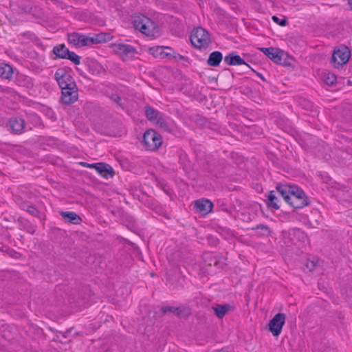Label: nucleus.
Here are the masks:
<instances>
[{
    "label": "nucleus",
    "mask_w": 352,
    "mask_h": 352,
    "mask_svg": "<svg viewBox=\"0 0 352 352\" xmlns=\"http://www.w3.org/2000/svg\"><path fill=\"white\" fill-rule=\"evenodd\" d=\"M307 268L309 269L310 271H311L314 270V268L315 267V264L313 261L308 262L307 264Z\"/></svg>",
    "instance_id": "c9c22d12"
},
{
    "label": "nucleus",
    "mask_w": 352,
    "mask_h": 352,
    "mask_svg": "<svg viewBox=\"0 0 352 352\" xmlns=\"http://www.w3.org/2000/svg\"><path fill=\"white\" fill-rule=\"evenodd\" d=\"M224 62L228 65H245L248 68H250V65L239 55L236 54L234 52L230 53L226 56L224 57Z\"/></svg>",
    "instance_id": "dca6fc26"
},
{
    "label": "nucleus",
    "mask_w": 352,
    "mask_h": 352,
    "mask_svg": "<svg viewBox=\"0 0 352 352\" xmlns=\"http://www.w3.org/2000/svg\"><path fill=\"white\" fill-rule=\"evenodd\" d=\"M213 208V204L208 199H201L195 201L194 208L197 212L201 215H206L210 212Z\"/></svg>",
    "instance_id": "f8f14e48"
},
{
    "label": "nucleus",
    "mask_w": 352,
    "mask_h": 352,
    "mask_svg": "<svg viewBox=\"0 0 352 352\" xmlns=\"http://www.w3.org/2000/svg\"><path fill=\"white\" fill-rule=\"evenodd\" d=\"M69 51V49L65 44L56 45L53 48V53L55 54L56 57L58 58L65 59Z\"/></svg>",
    "instance_id": "412c9836"
},
{
    "label": "nucleus",
    "mask_w": 352,
    "mask_h": 352,
    "mask_svg": "<svg viewBox=\"0 0 352 352\" xmlns=\"http://www.w3.org/2000/svg\"><path fill=\"white\" fill-rule=\"evenodd\" d=\"M113 51L124 61L132 59L137 53L133 46L124 43L114 44Z\"/></svg>",
    "instance_id": "423d86ee"
},
{
    "label": "nucleus",
    "mask_w": 352,
    "mask_h": 352,
    "mask_svg": "<svg viewBox=\"0 0 352 352\" xmlns=\"http://www.w3.org/2000/svg\"><path fill=\"white\" fill-rule=\"evenodd\" d=\"M13 75L12 67L5 63H0V77L4 79H10Z\"/></svg>",
    "instance_id": "4be33fe9"
},
{
    "label": "nucleus",
    "mask_w": 352,
    "mask_h": 352,
    "mask_svg": "<svg viewBox=\"0 0 352 352\" xmlns=\"http://www.w3.org/2000/svg\"><path fill=\"white\" fill-rule=\"evenodd\" d=\"M94 168L96 171L104 178H112L114 175V171L112 167L103 162L94 164Z\"/></svg>",
    "instance_id": "2eb2a0df"
},
{
    "label": "nucleus",
    "mask_w": 352,
    "mask_h": 352,
    "mask_svg": "<svg viewBox=\"0 0 352 352\" xmlns=\"http://www.w3.org/2000/svg\"><path fill=\"white\" fill-rule=\"evenodd\" d=\"M185 309H182L181 307H170V306H164L162 307V311L164 314H166L167 312H171L173 314H175L177 316H180L182 314V311Z\"/></svg>",
    "instance_id": "cd10ccee"
},
{
    "label": "nucleus",
    "mask_w": 352,
    "mask_h": 352,
    "mask_svg": "<svg viewBox=\"0 0 352 352\" xmlns=\"http://www.w3.org/2000/svg\"><path fill=\"white\" fill-rule=\"evenodd\" d=\"M337 78L335 74L332 73H328L324 77V81L326 84L332 85L336 83Z\"/></svg>",
    "instance_id": "c756f323"
},
{
    "label": "nucleus",
    "mask_w": 352,
    "mask_h": 352,
    "mask_svg": "<svg viewBox=\"0 0 352 352\" xmlns=\"http://www.w3.org/2000/svg\"><path fill=\"white\" fill-rule=\"evenodd\" d=\"M145 113H146V118L150 121H154V120L157 121L160 118L159 116L160 113L157 110L153 109V107H148V106H146L145 107Z\"/></svg>",
    "instance_id": "b1692460"
},
{
    "label": "nucleus",
    "mask_w": 352,
    "mask_h": 352,
    "mask_svg": "<svg viewBox=\"0 0 352 352\" xmlns=\"http://www.w3.org/2000/svg\"><path fill=\"white\" fill-rule=\"evenodd\" d=\"M61 89V100L65 104H70L78 99V91L76 85L75 86L63 87Z\"/></svg>",
    "instance_id": "9d476101"
},
{
    "label": "nucleus",
    "mask_w": 352,
    "mask_h": 352,
    "mask_svg": "<svg viewBox=\"0 0 352 352\" xmlns=\"http://www.w3.org/2000/svg\"><path fill=\"white\" fill-rule=\"evenodd\" d=\"M258 76H259L261 78V79L264 80V78H263V77L261 76V74H258Z\"/></svg>",
    "instance_id": "ea45409f"
},
{
    "label": "nucleus",
    "mask_w": 352,
    "mask_h": 352,
    "mask_svg": "<svg viewBox=\"0 0 352 352\" xmlns=\"http://www.w3.org/2000/svg\"><path fill=\"white\" fill-rule=\"evenodd\" d=\"M68 41L73 45L80 47L90 45L89 36L77 32H72L67 35Z\"/></svg>",
    "instance_id": "9b49d317"
},
{
    "label": "nucleus",
    "mask_w": 352,
    "mask_h": 352,
    "mask_svg": "<svg viewBox=\"0 0 352 352\" xmlns=\"http://www.w3.org/2000/svg\"><path fill=\"white\" fill-rule=\"evenodd\" d=\"M107 34L104 33H100L94 34L93 36H89L90 45L93 44L101 43L107 41Z\"/></svg>",
    "instance_id": "a878e982"
},
{
    "label": "nucleus",
    "mask_w": 352,
    "mask_h": 352,
    "mask_svg": "<svg viewBox=\"0 0 352 352\" xmlns=\"http://www.w3.org/2000/svg\"><path fill=\"white\" fill-rule=\"evenodd\" d=\"M21 208L34 217L38 218L41 217L40 212L36 209L35 206L32 205H30L28 203H23L21 205Z\"/></svg>",
    "instance_id": "393cba45"
},
{
    "label": "nucleus",
    "mask_w": 352,
    "mask_h": 352,
    "mask_svg": "<svg viewBox=\"0 0 352 352\" xmlns=\"http://www.w3.org/2000/svg\"><path fill=\"white\" fill-rule=\"evenodd\" d=\"M65 59L71 60L76 65L80 63V57L74 52L69 51V53L67 55V58Z\"/></svg>",
    "instance_id": "c85d7f7f"
},
{
    "label": "nucleus",
    "mask_w": 352,
    "mask_h": 352,
    "mask_svg": "<svg viewBox=\"0 0 352 352\" xmlns=\"http://www.w3.org/2000/svg\"><path fill=\"white\" fill-rule=\"evenodd\" d=\"M156 126L165 132L170 133L173 130L172 126L161 117L156 121Z\"/></svg>",
    "instance_id": "bb28decb"
},
{
    "label": "nucleus",
    "mask_w": 352,
    "mask_h": 352,
    "mask_svg": "<svg viewBox=\"0 0 352 352\" xmlns=\"http://www.w3.org/2000/svg\"><path fill=\"white\" fill-rule=\"evenodd\" d=\"M142 143L147 150L155 151L162 145V138L155 130L148 129L144 133Z\"/></svg>",
    "instance_id": "7ed1b4c3"
},
{
    "label": "nucleus",
    "mask_w": 352,
    "mask_h": 352,
    "mask_svg": "<svg viewBox=\"0 0 352 352\" xmlns=\"http://www.w3.org/2000/svg\"><path fill=\"white\" fill-rule=\"evenodd\" d=\"M348 3L350 6L351 8L352 9V0H348Z\"/></svg>",
    "instance_id": "4c0bfd02"
},
{
    "label": "nucleus",
    "mask_w": 352,
    "mask_h": 352,
    "mask_svg": "<svg viewBox=\"0 0 352 352\" xmlns=\"http://www.w3.org/2000/svg\"><path fill=\"white\" fill-rule=\"evenodd\" d=\"M266 205L267 208H272L276 210L280 208L278 205V199L275 195L274 191L272 190L269 192L267 199L266 201Z\"/></svg>",
    "instance_id": "5701e85b"
},
{
    "label": "nucleus",
    "mask_w": 352,
    "mask_h": 352,
    "mask_svg": "<svg viewBox=\"0 0 352 352\" xmlns=\"http://www.w3.org/2000/svg\"><path fill=\"white\" fill-rule=\"evenodd\" d=\"M272 20L277 24L280 25V26H285L287 24V21L286 19H280L276 16H272Z\"/></svg>",
    "instance_id": "473e14b6"
},
{
    "label": "nucleus",
    "mask_w": 352,
    "mask_h": 352,
    "mask_svg": "<svg viewBox=\"0 0 352 352\" xmlns=\"http://www.w3.org/2000/svg\"><path fill=\"white\" fill-rule=\"evenodd\" d=\"M54 78L60 88L63 87L75 86L76 82L69 72L65 68H58L54 74Z\"/></svg>",
    "instance_id": "0eeeda50"
},
{
    "label": "nucleus",
    "mask_w": 352,
    "mask_h": 352,
    "mask_svg": "<svg viewBox=\"0 0 352 352\" xmlns=\"http://www.w3.org/2000/svg\"><path fill=\"white\" fill-rule=\"evenodd\" d=\"M133 23L135 29L138 30L142 34L146 36L153 34L155 23L147 16L144 15L137 16L134 18Z\"/></svg>",
    "instance_id": "20e7f679"
},
{
    "label": "nucleus",
    "mask_w": 352,
    "mask_h": 352,
    "mask_svg": "<svg viewBox=\"0 0 352 352\" xmlns=\"http://www.w3.org/2000/svg\"><path fill=\"white\" fill-rule=\"evenodd\" d=\"M6 126L11 133L21 135L25 131V121L21 117L13 116L8 119Z\"/></svg>",
    "instance_id": "6e6552de"
},
{
    "label": "nucleus",
    "mask_w": 352,
    "mask_h": 352,
    "mask_svg": "<svg viewBox=\"0 0 352 352\" xmlns=\"http://www.w3.org/2000/svg\"><path fill=\"white\" fill-rule=\"evenodd\" d=\"M293 189L294 192L290 196V198L287 197L289 199V205L294 209H301L309 205L310 201L305 192L301 188L294 186Z\"/></svg>",
    "instance_id": "f03ea898"
},
{
    "label": "nucleus",
    "mask_w": 352,
    "mask_h": 352,
    "mask_svg": "<svg viewBox=\"0 0 352 352\" xmlns=\"http://www.w3.org/2000/svg\"><path fill=\"white\" fill-rule=\"evenodd\" d=\"M0 91L10 96H12L15 93L12 88L9 87H3L2 85H0Z\"/></svg>",
    "instance_id": "2f4dec72"
},
{
    "label": "nucleus",
    "mask_w": 352,
    "mask_h": 352,
    "mask_svg": "<svg viewBox=\"0 0 352 352\" xmlns=\"http://www.w3.org/2000/svg\"><path fill=\"white\" fill-rule=\"evenodd\" d=\"M351 52L346 46H342L333 51L331 63L334 67H339L345 65L349 60Z\"/></svg>",
    "instance_id": "39448f33"
},
{
    "label": "nucleus",
    "mask_w": 352,
    "mask_h": 352,
    "mask_svg": "<svg viewBox=\"0 0 352 352\" xmlns=\"http://www.w3.org/2000/svg\"><path fill=\"white\" fill-rule=\"evenodd\" d=\"M252 230H261L263 234L270 232L269 227L264 224H258L254 228H253Z\"/></svg>",
    "instance_id": "7c9ffc66"
},
{
    "label": "nucleus",
    "mask_w": 352,
    "mask_h": 352,
    "mask_svg": "<svg viewBox=\"0 0 352 352\" xmlns=\"http://www.w3.org/2000/svg\"><path fill=\"white\" fill-rule=\"evenodd\" d=\"M111 98H112V100H113L115 102H116V103H118V104H120V100H121V98H120V97L119 96H118V95H116V94L113 95V96H112V97H111Z\"/></svg>",
    "instance_id": "f704fd0d"
},
{
    "label": "nucleus",
    "mask_w": 352,
    "mask_h": 352,
    "mask_svg": "<svg viewBox=\"0 0 352 352\" xmlns=\"http://www.w3.org/2000/svg\"><path fill=\"white\" fill-rule=\"evenodd\" d=\"M285 315L283 313L276 314L269 322V330L274 336H278L285 322Z\"/></svg>",
    "instance_id": "1a4fd4ad"
},
{
    "label": "nucleus",
    "mask_w": 352,
    "mask_h": 352,
    "mask_svg": "<svg viewBox=\"0 0 352 352\" xmlns=\"http://www.w3.org/2000/svg\"><path fill=\"white\" fill-rule=\"evenodd\" d=\"M4 245L3 244H0V250L3 251Z\"/></svg>",
    "instance_id": "58836bf2"
},
{
    "label": "nucleus",
    "mask_w": 352,
    "mask_h": 352,
    "mask_svg": "<svg viewBox=\"0 0 352 352\" xmlns=\"http://www.w3.org/2000/svg\"><path fill=\"white\" fill-rule=\"evenodd\" d=\"M151 54L153 56H159L161 58H173L175 51L170 47L157 46L150 49Z\"/></svg>",
    "instance_id": "4468645a"
},
{
    "label": "nucleus",
    "mask_w": 352,
    "mask_h": 352,
    "mask_svg": "<svg viewBox=\"0 0 352 352\" xmlns=\"http://www.w3.org/2000/svg\"><path fill=\"white\" fill-rule=\"evenodd\" d=\"M60 214L61 217L65 219L67 221L73 223V224H79L82 221L81 218L78 214L76 212L69 211V212H60Z\"/></svg>",
    "instance_id": "a211bd4d"
},
{
    "label": "nucleus",
    "mask_w": 352,
    "mask_h": 352,
    "mask_svg": "<svg viewBox=\"0 0 352 352\" xmlns=\"http://www.w3.org/2000/svg\"><path fill=\"white\" fill-rule=\"evenodd\" d=\"M215 315L219 318H223L225 315L232 309V307L228 304L220 305L217 304L212 307Z\"/></svg>",
    "instance_id": "aec40b11"
},
{
    "label": "nucleus",
    "mask_w": 352,
    "mask_h": 352,
    "mask_svg": "<svg viewBox=\"0 0 352 352\" xmlns=\"http://www.w3.org/2000/svg\"><path fill=\"white\" fill-rule=\"evenodd\" d=\"M190 41L196 48L202 49L208 47L211 40L209 33L204 28L200 27L192 32Z\"/></svg>",
    "instance_id": "f257e3e1"
},
{
    "label": "nucleus",
    "mask_w": 352,
    "mask_h": 352,
    "mask_svg": "<svg viewBox=\"0 0 352 352\" xmlns=\"http://www.w3.org/2000/svg\"><path fill=\"white\" fill-rule=\"evenodd\" d=\"M294 186H287V185H282L278 184L276 186L277 192L283 197L284 200L288 204L289 199L288 198H290V196L294 192Z\"/></svg>",
    "instance_id": "f3484780"
},
{
    "label": "nucleus",
    "mask_w": 352,
    "mask_h": 352,
    "mask_svg": "<svg viewBox=\"0 0 352 352\" xmlns=\"http://www.w3.org/2000/svg\"><path fill=\"white\" fill-rule=\"evenodd\" d=\"M262 52L267 58L275 63H280L282 61V51L274 47H261Z\"/></svg>",
    "instance_id": "ddd939ff"
},
{
    "label": "nucleus",
    "mask_w": 352,
    "mask_h": 352,
    "mask_svg": "<svg viewBox=\"0 0 352 352\" xmlns=\"http://www.w3.org/2000/svg\"><path fill=\"white\" fill-rule=\"evenodd\" d=\"M223 59V54L221 52L219 51H215L209 55V57L207 60V64L209 66L212 67H217L219 65L220 63Z\"/></svg>",
    "instance_id": "6ab92c4d"
},
{
    "label": "nucleus",
    "mask_w": 352,
    "mask_h": 352,
    "mask_svg": "<svg viewBox=\"0 0 352 352\" xmlns=\"http://www.w3.org/2000/svg\"><path fill=\"white\" fill-rule=\"evenodd\" d=\"M80 164L82 165L83 167L94 168V164H90L87 162H80Z\"/></svg>",
    "instance_id": "e433bc0d"
},
{
    "label": "nucleus",
    "mask_w": 352,
    "mask_h": 352,
    "mask_svg": "<svg viewBox=\"0 0 352 352\" xmlns=\"http://www.w3.org/2000/svg\"><path fill=\"white\" fill-rule=\"evenodd\" d=\"M173 58H174L175 60H187L186 57L177 53L176 52H175V54H174Z\"/></svg>",
    "instance_id": "72a5a7b5"
}]
</instances>
